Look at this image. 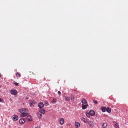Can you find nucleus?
<instances>
[{
	"label": "nucleus",
	"instance_id": "obj_13",
	"mask_svg": "<svg viewBox=\"0 0 128 128\" xmlns=\"http://www.w3.org/2000/svg\"><path fill=\"white\" fill-rule=\"evenodd\" d=\"M27 120L28 122H32V116H28L27 117Z\"/></svg>",
	"mask_w": 128,
	"mask_h": 128
},
{
	"label": "nucleus",
	"instance_id": "obj_35",
	"mask_svg": "<svg viewBox=\"0 0 128 128\" xmlns=\"http://www.w3.org/2000/svg\"><path fill=\"white\" fill-rule=\"evenodd\" d=\"M74 92H76V90H74Z\"/></svg>",
	"mask_w": 128,
	"mask_h": 128
},
{
	"label": "nucleus",
	"instance_id": "obj_18",
	"mask_svg": "<svg viewBox=\"0 0 128 128\" xmlns=\"http://www.w3.org/2000/svg\"><path fill=\"white\" fill-rule=\"evenodd\" d=\"M82 120H83L84 124H88V120L86 118H82Z\"/></svg>",
	"mask_w": 128,
	"mask_h": 128
},
{
	"label": "nucleus",
	"instance_id": "obj_10",
	"mask_svg": "<svg viewBox=\"0 0 128 128\" xmlns=\"http://www.w3.org/2000/svg\"><path fill=\"white\" fill-rule=\"evenodd\" d=\"M75 126L76 128H80V124L78 122H75Z\"/></svg>",
	"mask_w": 128,
	"mask_h": 128
},
{
	"label": "nucleus",
	"instance_id": "obj_25",
	"mask_svg": "<svg viewBox=\"0 0 128 128\" xmlns=\"http://www.w3.org/2000/svg\"><path fill=\"white\" fill-rule=\"evenodd\" d=\"M94 103L95 104H98V101L96 100H94L93 101Z\"/></svg>",
	"mask_w": 128,
	"mask_h": 128
},
{
	"label": "nucleus",
	"instance_id": "obj_16",
	"mask_svg": "<svg viewBox=\"0 0 128 128\" xmlns=\"http://www.w3.org/2000/svg\"><path fill=\"white\" fill-rule=\"evenodd\" d=\"M106 110L107 112H108V114H110V112H112V110L110 108H107L106 109Z\"/></svg>",
	"mask_w": 128,
	"mask_h": 128
},
{
	"label": "nucleus",
	"instance_id": "obj_32",
	"mask_svg": "<svg viewBox=\"0 0 128 128\" xmlns=\"http://www.w3.org/2000/svg\"><path fill=\"white\" fill-rule=\"evenodd\" d=\"M60 128H64V127L63 126H60Z\"/></svg>",
	"mask_w": 128,
	"mask_h": 128
},
{
	"label": "nucleus",
	"instance_id": "obj_23",
	"mask_svg": "<svg viewBox=\"0 0 128 128\" xmlns=\"http://www.w3.org/2000/svg\"><path fill=\"white\" fill-rule=\"evenodd\" d=\"M16 76H17V78H20V74L18 73H16Z\"/></svg>",
	"mask_w": 128,
	"mask_h": 128
},
{
	"label": "nucleus",
	"instance_id": "obj_30",
	"mask_svg": "<svg viewBox=\"0 0 128 128\" xmlns=\"http://www.w3.org/2000/svg\"><path fill=\"white\" fill-rule=\"evenodd\" d=\"M0 102H2V100L0 98Z\"/></svg>",
	"mask_w": 128,
	"mask_h": 128
},
{
	"label": "nucleus",
	"instance_id": "obj_26",
	"mask_svg": "<svg viewBox=\"0 0 128 128\" xmlns=\"http://www.w3.org/2000/svg\"><path fill=\"white\" fill-rule=\"evenodd\" d=\"M32 102L33 104H36V102L34 100L32 101Z\"/></svg>",
	"mask_w": 128,
	"mask_h": 128
},
{
	"label": "nucleus",
	"instance_id": "obj_9",
	"mask_svg": "<svg viewBox=\"0 0 128 128\" xmlns=\"http://www.w3.org/2000/svg\"><path fill=\"white\" fill-rule=\"evenodd\" d=\"M26 122V120L24 118H22L20 120V124H24Z\"/></svg>",
	"mask_w": 128,
	"mask_h": 128
},
{
	"label": "nucleus",
	"instance_id": "obj_5",
	"mask_svg": "<svg viewBox=\"0 0 128 128\" xmlns=\"http://www.w3.org/2000/svg\"><path fill=\"white\" fill-rule=\"evenodd\" d=\"M90 116H96V112H94V110H92L90 111Z\"/></svg>",
	"mask_w": 128,
	"mask_h": 128
},
{
	"label": "nucleus",
	"instance_id": "obj_3",
	"mask_svg": "<svg viewBox=\"0 0 128 128\" xmlns=\"http://www.w3.org/2000/svg\"><path fill=\"white\" fill-rule=\"evenodd\" d=\"M10 94L12 96H18V90H11Z\"/></svg>",
	"mask_w": 128,
	"mask_h": 128
},
{
	"label": "nucleus",
	"instance_id": "obj_17",
	"mask_svg": "<svg viewBox=\"0 0 128 128\" xmlns=\"http://www.w3.org/2000/svg\"><path fill=\"white\" fill-rule=\"evenodd\" d=\"M65 100H66V102H70V97H65Z\"/></svg>",
	"mask_w": 128,
	"mask_h": 128
},
{
	"label": "nucleus",
	"instance_id": "obj_6",
	"mask_svg": "<svg viewBox=\"0 0 128 128\" xmlns=\"http://www.w3.org/2000/svg\"><path fill=\"white\" fill-rule=\"evenodd\" d=\"M12 120L14 121H16L18 120V116H16V115H14L12 116Z\"/></svg>",
	"mask_w": 128,
	"mask_h": 128
},
{
	"label": "nucleus",
	"instance_id": "obj_15",
	"mask_svg": "<svg viewBox=\"0 0 128 128\" xmlns=\"http://www.w3.org/2000/svg\"><path fill=\"white\" fill-rule=\"evenodd\" d=\"M57 102V100L56 98H54L53 100L52 101V104H56Z\"/></svg>",
	"mask_w": 128,
	"mask_h": 128
},
{
	"label": "nucleus",
	"instance_id": "obj_1",
	"mask_svg": "<svg viewBox=\"0 0 128 128\" xmlns=\"http://www.w3.org/2000/svg\"><path fill=\"white\" fill-rule=\"evenodd\" d=\"M20 112L22 114V118H26L28 116V114L26 112V109H21L20 110Z\"/></svg>",
	"mask_w": 128,
	"mask_h": 128
},
{
	"label": "nucleus",
	"instance_id": "obj_29",
	"mask_svg": "<svg viewBox=\"0 0 128 128\" xmlns=\"http://www.w3.org/2000/svg\"><path fill=\"white\" fill-rule=\"evenodd\" d=\"M86 116H88V118H90V114H87Z\"/></svg>",
	"mask_w": 128,
	"mask_h": 128
},
{
	"label": "nucleus",
	"instance_id": "obj_4",
	"mask_svg": "<svg viewBox=\"0 0 128 128\" xmlns=\"http://www.w3.org/2000/svg\"><path fill=\"white\" fill-rule=\"evenodd\" d=\"M44 106V103L42 102H40L38 104V108H40V110L42 109V108Z\"/></svg>",
	"mask_w": 128,
	"mask_h": 128
},
{
	"label": "nucleus",
	"instance_id": "obj_11",
	"mask_svg": "<svg viewBox=\"0 0 128 128\" xmlns=\"http://www.w3.org/2000/svg\"><path fill=\"white\" fill-rule=\"evenodd\" d=\"M39 112L40 114H46V110H43V109H40Z\"/></svg>",
	"mask_w": 128,
	"mask_h": 128
},
{
	"label": "nucleus",
	"instance_id": "obj_19",
	"mask_svg": "<svg viewBox=\"0 0 128 128\" xmlns=\"http://www.w3.org/2000/svg\"><path fill=\"white\" fill-rule=\"evenodd\" d=\"M70 98H71V100H74V95L73 94H72L71 95Z\"/></svg>",
	"mask_w": 128,
	"mask_h": 128
},
{
	"label": "nucleus",
	"instance_id": "obj_34",
	"mask_svg": "<svg viewBox=\"0 0 128 128\" xmlns=\"http://www.w3.org/2000/svg\"><path fill=\"white\" fill-rule=\"evenodd\" d=\"M0 88H1V86H0Z\"/></svg>",
	"mask_w": 128,
	"mask_h": 128
},
{
	"label": "nucleus",
	"instance_id": "obj_22",
	"mask_svg": "<svg viewBox=\"0 0 128 128\" xmlns=\"http://www.w3.org/2000/svg\"><path fill=\"white\" fill-rule=\"evenodd\" d=\"M44 106H49L48 102L47 101L45 102H44Z\"/></svg>",
	"mask_w": 128,
	"mask_h": 128
},
{
	"label": "nucleus",
	"instance_id": "obj_24",
	"mask_svg": "<svg viewBox=\"0 0 128 128\" xmlns=\"http://www.w3.org/2000/svg\"><path fill=\"white\" fill-rule=\"evenodd\" d=\"M14 84H15V86H18V82H14Z\"/></svg>",
	"mask_w": 128,
	"mask_h": 128
},
{
	"label": "nucleus",
	"instance_id": "obj_20",
	"mask_svg": "<svg viewBox=\"0 0 128 128\" xmlns=\"http://www.w3.org/2000/svg\"><path fill=\"white\" fill-rule=\"evenodd\" d=\"M106 126H108V123H104L102 125V127L106 128Z\"/></svg>",
	"mask_w": 128,
	"mask_h": 128
},
{
	"label": "nucleus",
	"instance_id": "obj_14",
	"mask_svg": "<svg viewBox=\"0 0 128 128\" xmlns=\"http://www.w3.org/2000/svg\"><path fill=\"white\" fill-rule=\"evenodd\" d=\"M102 112H106V107H102Z\"/></svg>",
	"mask_w": 128,
	"mask_h": 128
},
{
	"label": "nucleus",
	"instance_id": "obj_21",
	"mask_svg": "<svg viewBox=\"0 0 128 128\" xmlns=\"http://www.w3.org/2000/svg\"><path fill=\"white\" fill-rule=\"evenodd\" d=\"M114 124L116 128H120V125H118V124L117 122H115Z\"/></svg>",
	"mask_w": 128,
	"mask_h": 128
},
{
	"label": "nucleus",
	"instance_id": "obj_8",
	"mask_svg": "<svg viewBox=\"0 0 128 128\" xmlns=\"http://www.w3.org/2000/svg\"><path fill=\"white\" fill-rule=\"evenodd\" d=\"M88 124L90 128H94V124L92 122H89Z\"/></svg>",
	"mask_w": 128,
	"mask_h": 128
},
{
	"label": "nucleus",
	"instance_id": "obj_7",
	"mask_svg": "<svg viewBox=\"0 0 128 128\" xmlns=\"http://www.w3.org/2000/svg\"><path fill=\"white\" fill-rule=\"evenodd\" d=\"M60 124H61V126L64 124V119L63 118L60 119Z\"/></svg>",
	"mask_w": 128,
	"mask_h": 128
},
{
	"label": "nucleus",
	"instance_id": "obj_31",
	"mask_svg": "<svg viewBox=\"0 0 128 128\" xmlns=\"http://www.w3.org/2000/svg\"><path fill=\"white\" fill-rule=\"evenodd\" d=\"M0 78H2V75H1V74H0Z\"/></svg>",
	"mask_w": 128,
	"mask_h": 128
},
{
	"label": "nucleus",
	"instance_id": "obj_27",
	"mask_svg": "<svg viewBox=\"0 0 128 128\" xmlns=\"http://www.w3.org/2000/svg\"><path fill=\"white\" fill-rule=\"evenodd\" d=\"M30 106H32V107L34 106V104L32 102H30Z\"/></svg>",
	"mask_w": 128,
	"mask_h": 128
},
{
	"label": "nucleus",
	"instance_id": "obj_33",
	"mask_svg": "<svg viewBox=\"0 0 128 128\" xmlns=\"http://www.w3.org/2000/svg\"><path fill=\"white\" fill-rule=\"evenodd\" d=\"M36 128H40V127H38V126H37V127H36Z\"/></svg>",
	"mask_w": 128,
	"mask_h": 128
},
{
	"label": "nucleus",
	"instance_id": "obj_28",
	"mask_svg": "<svg viewBox=\"0 0 128 128\" xmlns=\"http://www.w3.org/2000/svg\"><path fill=\"white\" fill-rule=\"evenodd\" d=\"M58 94L60 96H62V92H60V91L58 92Z\"/></svg>",
	"mask_w": 128,
	"mask_h": 128
},
{
	"label": "nucleus",
	"instance_id": "obj_12",
	"mask_svg": "<svg viewBox=\"0 0 128 128\" xmlns=\"http://www.w3.org/2000/svg\"><path fill=\"white\" fill-rule=\"evenodd\" d=\"M38 118H40V119L42 118V113H40V112H38Z\"/></svg>",
	"mask_w": 128,
	"mask_h": 128
},
{
	"label": "nucleus",
	"instance_id": "obj_2",
	"mask_svg": "<svg viewBox=\"0 0 128 128\" xmlns=\"http://www.w3.org/2000/svg\"><path fill=\"white\" fill-rule=\"evenodd\" d=\"M82 110H86V108H88V102H86V99H84L82 100Z\"/></svg>",
	"mask_w": 128,
	"mask_h": 128
}]
</instances>
